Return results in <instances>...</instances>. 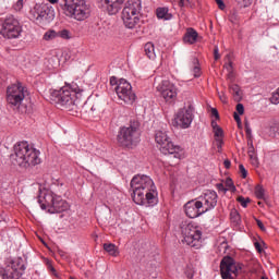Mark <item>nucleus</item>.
Listing matches in <instances>:
<instances>
[{"mask_svg": "<svg viewBox=\"0 0 279 279\" xmlns=\"http://www.w3.org/2000/svg\"><path fill=\"white\" fill-rule=\"evenodd\" d=\"M155 141L165 156H173L177 160L182 158V147L173 144L166 131H156Z\"/></svg>", "mask_w": 279, "mask_h": 279, "instance_id": "6", "label": "nucleus"}, {"mask_svg": "<svg viewBox=\"0 0 279 279\" xmlns=\"http://www.w3.org/2000/svg\"><path fill=\"white\" fill-rule=\"evenodd\" d=\"M211 128H213V130H217V129H219L221 126H219V124H217V121L213 120L211 121Z\"/></svg>", "mask_w": 279, "mask_h": 279, "instance_id": "53", "label": "nucleus"}, {"mask_svg": "<svg viewBox=\"0 0 279 279\" xmlns=\"http://www.w3.org/2000/svg\"><path fill=\"white\" fill-rule=\"evenodd\" d=\"M194 77H201L202 76V69L199 68V59L198 58H192L191 61Z\"/></svg>", "mask_w": 279, "mask_h": 279, "instance_id": "24", "label": "nucleus"}, {"mask_svg": "<svg viewBox=\"0 0 279 279\" xmlns=\"http://www.w3.org/2000/svg\"><path fill=\"white\" fill-rule=\"evenodd\" d=\"M254 246H255V250H257V252L260 254L263 253V247L260 246V243L259 242H255L254 243Z\"/></svg>", "mask_w": 279, "mask_h": 279, "instance_id": "51", "label": "nucleus"}, {"mask_svg": "<svg viewBox=\"0 0 279 279\" xmlns=\"http://www.w3.org/2000/svg\"><path fill=\"white\" fill-rule=\"evenodd\" d=\"M239 169H240L241 177H242L243 179L247 178V170H245V166L240 165V166H239Z\"/></svg>", "mask_w": 279, "mask_h": 279, "instance_id": "40", "label": "nucleus"}, {"mask_svg": "<svg viewBox=\"0 0 279 279\" xmlns=\"http://www.w3.org/2000/svg\"><path fill=\"white\" fill-rule=\"evenodd\" d=\"M21 34H23V25H21L19 19L14 15H7L2 23L0 35L8 40H14L21 38Z\"/></svg>", "mask_w": 279, "mask_h": 279, "instance_id": "9", "label": "nucleus"}, {"mask_svg": "<svg viewBox=\"0 0 279 279\" xmlns=\"http://www.w3.org/2000/svg\"><path fill=\"white\" fill-rule=\"evenodd\" d=\"M223 165H225V167H226L227 169H230L232 162H231L229 159H226V160L223 161Z\"/></svg>", "mask_w": 279, "mask_h": 279, "instance_id": "54", "label": "nucleus"}, {"mask_svg": "<svg viewBox=\"0 0 279 279\" xmlns=\"http://www.w3.org/2000/svg\"><path fill=\"white\" fill-rule=\"evenodd\" d=\"M239 8H250L252 5V0H235Z\"/></svg>", "mask_w": 279, "mask_h": 279, "instance_id": "33", "label": "nucleus"}, {"mask_svg": "<svg viewBox=\"0 0 279 279\" xmlns=\"http://www.w3.org/2000/svg\"><path fill=\"white\" fill-rule=\"evenodd\" d=\"M23 99H25V87L21 83L8 86L7 102L11 108H20Z\"/></svg>", "mask_w": 279, "mask_h": 279, "instance_id": "13", "label": "nucleus"}, {"mask_svg": "<svg viewBox=\"0 0 279 279\" xmlns=\"http://www.w3.org/2000/svg\"><path fill=\"white\" fill-rule=\"evenodd\" d=\"M156 14L157 19H165V21H169V19H171V14H169L168 8H158Z\"/></svg>", "mask_w": 279, "mask_h": 279, "instance_id": "27", "label": "nucleus"}, {"mask_svg": "<svg viewBox=\"0 0 279 279\" xmlns=\"http://www.w3.org/2000/svg\"><path fill=\"white\" fill-rule=\"evenodd\" d=\"M216 189L222 193H228V189L223 186V183H217Z\"/></svg>", "mask_w": 279, "mask_h": 279, "instance_id": "41", "label": "nucleus"}, {"mask_svg": "<svg viewBox=\"0 0 279 279\" xmlns=\"http://www.w3.org/2000/svg\"><path fill=\"white\" fill-rule=\"evenodd\" d=\"M233 119L238 123V125H241V117L239 116V113L234 112Z\"/></svg>", "mask_w": 279, "mask_h": 279, "instance_id": "50", "label": "nucleus"}, {"mask_svg": "<svg viewBox=\"0 0 279 279\" xmlns=\"http://www.w3.org/2000/svg\"><path fill=\"white\" fill-rule=\"evenodd\" d=\"M53 38H58V33H56V31H48L44 35V40H53Z\"/></svg>", "mask_w": 279, "mask_h": 279, "instance_id": "32", "label": "nucleus"}, {"mask_svg": "<svg viewBox=\"0 0 279 279\" xmlns=\"http://www.w3.org/2000/svg\"><path fill=\"white\" fill-rule=\"evenodd\" d=\"M105 252H108L110 256H119V248L113 243H105L104 244Z\"/></svg>", "mask_w": 279, "mask_h": 279, "instance_id": "26", "label": "nucleus"}, {"mask_svg": "<svg viewBox=\"0 0 279 279\" xmlns=\"http://www.w3.org/2000/svg\"><path fill=\"white\" fill-rule=\"evenodd\" d=\"M223 69H226L227 73L234 71V68L232 66V61H229L227 64H225Z\"/></svg>", "mask_w": 279, "mask_h": 279, "instance_id": "42", "label": "nucleus"}, {"mask_svg": "<svg viewBox=\"0 0 279 279\" xmlns=\"http://www.w3.org/2000/svg\"><path fill=\"white\" fill-rule=\"evenodd\" d=\"M197 36H199V34H197V31L190 27L186 29V33L183 37V43L187 45H195V43H197Z\"/></svg>", "mask_w": 279, "mask_h": 279, "instance_id": "22", "label": "nucleus"}, {"mask_svg": "<svg viewBox=\"0 0 279 279\" xmlns=\"http://www.w3.org/2000/svg\"><path fill=\"white\" fill-rule=\"evenodd\" d=\"M102 5L106 8L108 14L114 15L119 14L123 8L125 0H101Z\"/></svg>", "mask_w": 279, "mask_h": 279, "instance_id": "19", "label": "nucleus"}, {"mask_svg": "<svg viewBox=\"0 0 279 279\" xmlns=\"http://www.w3.org/2000/svg\"><path fill=\"white\" fill-rule=\"evenodd\" d=\"M44 202L40 204L41 210H48L50 215H56V213H64L69 208V204L62 199V196H58L51 192L44 196Z\"/></svg>", "mask_w": 279, "mask_h": 279, "instance_id": "11", "label": "nucleus"}, {"mask_svg": "<svg viewBox=\"0 0 279 279\" xmlns=\"http://www.w3.org/2000/svg\"><path fill=\"white\" fill-rule=\"evenodd\" d=\"M110 84L111 86L116 87V93L124 104H128L129 106H132L136 101V94L132 90V84L128 82L125 78L117 80L116 76L110 77Z\"/></svg>", "mask_w": 279, "mask_h": 279, "instance_id": "8", "label": "nucleus"}, {"mask_svg": "<svg viewBox=\"0 0 279 279\" xmlns=\"http://www.w3.org/2000/svg\"><path fill=\"white\" fill-rule=\"evenodd\" d=\"M54 11L49 4H35L29 11L31 21H37V23H43V21H53Z\"/></svg>", "mask_w": 279, "mask_h": 279, "instance_id": "14", "label": "nucleus"}, {"mask_svg": "<svg viewBox=\"0 0 279 279\" xmlns=\"http://www.w3.org/2000/svg\"><path fill=\"white\" fill-rule=\"evenodd\" d=\"M15 12H21L23 10V0H17V2L13 5Z\"/></svg>", "mask_w": 279, "mask_h": 279, "instance_id": "39", "label": "nucleus"}, {"mask_svg": "<svg viewBox=\"0 0 279 279\" xmlns=\"http://www.w3.org/2000/svg\"><path fill=\"white\" fill-rule=\"evenodd\" d=\"M255 196L257 199H265V189H263L260 185H257L255 187Z\"/></svg>", "mask_w": 279, "mask_h": 279, "instance_id": "31", "label": "nucleus"}, {"mask_svg": "<svg viewBox=\"0 0 279 279\" xmlns=\"http://www.w3.org/2000/svg\"><path fill=\"white\" fill-rule=\"evenodd\" d=\"M144 51L149 60H156V47L153 43L145 44Z\"/></svg>", "mask_w": 279, "mask_h": 279, "instance_id": "23", "label": "nucleus"}, {"mask_svg": "<svg viewBox=\"0 0 279 279\" xmlns=\"http://www.w3.org/2000/svg\"><path fill=\"white\" fill-rule=\"evenodd\" d=\"M230 220H231V223H233L234 226L241 225V215L239 214V211L236 209H231Z\"/></svg>", "mask_w": 279, "mask_h": 279, "instance_id": "28", "label": "nucleus"}, {"mask_svg": "<svg viewBox=\"0 0 279 279\" xmlns=\"http://www.w3.org/2000/svg\"><path fill=\"white\" fill-rule=\"evenodd\" d=\"M133 202L138 206H156L158 204V192L154 180L145 174H137L131 180Z\"/></svg>", "mask_w": 279, "mask_h": 279, "instance_id": "1", "label": "nucleus"}, {"mask_svg": "<svg viewBox=\"0 0 279 279\" xmlns=\"http://www.w3.org/2000/svg\"><path fill=\"white\" fill-rule=\"evenodd\" d=\"M180 8H193L191 0H179Z\"/></svg>", "mask_w": 279, "mask_h": 279, "instance_id": "38", "label": "nucleus"}, {"mask_svg": "<svg viewBox=\"0 0 279 279\" xmlns=\"http://www.w3.org/2000/svg\"><path fill=\"white\" fill-rule=\"evenodd\" d=\"M274 132L276 136H279V122L275 125Z\"/></svg>", "mask_w": 279, "mask_h": 279, "instance_id": "55", "label": "nucleus"}, {"mask_svg": "<svg viewBox=\"0 0 279 279\" xmlns=\"http://www.w3.org/2000/svg\"><path fill=\"white\" fill-rule=\"evenodd\" d=\"M193 112H195V108L192 104H189L187 107L180 109L174 117L177 128H180L181 130L191 128L194 119Z\"/></svg>", "mask_w": 279, "mask_h": 279, "instance_id": "15", "label": "nucleus"}, {"mask_svg": "<svg viewBox=\"0 0 279 279\" xmlns=\"http://www.w3.org/2000/svg\"><path fill=\"white\" fill-rule=\"evenodd\" d=\"M214 58L215 60H219V58H221V56H219V47H215L214 49Z\"/></svg>", "mask_w": 279, "mask_h": 279, "instance_id": "47", "label": "nucleus"}, {"mask_svg": "<svg viewBox=\"0 0 279 279\" xmlns=\"http://www.w3.org/2000/svg\"><path fill=\"white\" fill-rule=\"evenodd\" d=\"M245 132H246V138L247 141H253L252 140V128H250V122L244 123Z\"/></svg>", "mask_w": 279, "mask_h": 279, "instance_id": "35", "label": "nucleus"}, {"mask_svg": "<svg viewBox=\"0 0 279 279\" xmlns=\"http://www.w3.org/2000/svg\"><path fill=\"white\" fill-rule=\"evenodd\" d=\"M216 145L218 147V149H221V147H223V137L222 138H216Z\"/></svg>", "mask_w": 279, "mask_h": 279, "instance_id": "46", "label": "nucleus"}, {"mask_svg": "<svg viewBox=\"0 0 279 279\" xmlns=\"http://www.w3.org/2000/svg\"><path fill=\"white\" fill-rule=\"evenodd\" d=\"M230 93H232L235 101H241L242 93H241V87L238 84H231L229 85Z\"/></svg>", "mask_w": 279, "mask_h": 279, "instance_id": "25", "label": "nucleus"}, {"mask_svg": "<svg viewBox=\"0 0 279 279\" xmlns=\"http://www.w3.org/2000/svg\"><path fill=\"white\" fill-rule=\"evenodd\" d=\"M247 146H248L247 154H248L251 160H256L255 150H254V141L247 140Z\"/></svg>", "mask_w": 279, "mask_h": 279, "instance_id": "29", "label": "nucleus"}, {"mask_svg": "<svg viewBox=\"0 0 279 279\" xmlns=\"http://www.w3.org/2000/svg\"><path fill=\"white\" fill-rule=\"evenodd\" d=\"M219 10H226V3H223V0H215Z\"/></svg>", "mask_w": 279, "mask_h": 279, "instance_id": "45", "label": "nucleus"}, {"mask_svg": "<svg viewBox=\"0 0 279 279\" xmlns=\"http://www.w3.org/2000/svg\"><path fill=\"white\" fill-rule=\"evenodd\" d=\"M220 100L222 101V104H227L228 102V98H226V95H220Z\"/></svg>", "mask_w": 279, "mask_h": 279, "instance_id": "56", "label": "nucleus"}, {"mask_svg": "<svg viewBox=\"0 0 279 279\" xmlns=\"http://www.w3.org/2000/svg\"><path fill=\"white\" fill-rule=\"evenodd\" d=\"M141 10H143V5H142V2L141 0H129L122 12H124L125 16L130 14H137V15H141Z\"/></svg>", "mask_w": 279, "mask_h": 279, "instance_id": "20", "label": "nucleus"}, {"mask_svg": "<svg viewBox=\"0 0 279 279\" xmlns=\"http://www.w3.org/2000/svg\"><path fill=\"white\" fill-rule=\"evenodd\" d=\"M217 192L207 190L197 201L202 204L203 210L208 213V210H213L217 206Z\"/></svg>", "mask_w": 279, "mask_h": 279, "instance_id": "16", "label": "nucleus"}, {"mask_svg": "<svg viewBox=\"0 0 279 279\" xmlns=\"http://www.w3.org/2000/svg\"><path fill=\"white\" fill-rule=\"evenodd\" d=\"M211 117H215V119H219V111L217 108H211Z\"/></svg>", "mask_w": 279, "mask_h": 279, "instance_id": "49", "label": "nucleus"}, {"mask_svg": "<svg viewBox=\"0 0 279 279\" xmlns=\"http://www.w3.org/2000/svg\"><path fill=\"white\" fill-rule=\"evenodd\" d=\"M80 97H82V89L77 84L65 85L60 89L50 90V102L61 108V110H66L70 114H77Z\"/></svg>", "mask_w": 279, "mask_h": 279, "instance_id": "2", "label": "nucleus"}, {"mask_svg": "<svg viewBox=\"0 0 279 279\" xmlns=\"http://www.w3.org/2000/svg\"><path fill=\"white\" fill-rule=\"evenodd\" d=\"M160 94L166 101L171 102L178 97V88H175V85L171 84L169 81H163L160 86Z\"/></svg>", "mask_w": 279, "mask_h": 279, "instance_id": "18", "label": "nucleus"}, {"mask_svg": "<svg viewBox=\"0 0 279 279\" xmlns=\"http://www.w3.org/2000/svg\"><path fill=\"white\" fill-rule=\"evenodd\" d=\"M13 165L29 169L40 165V150L31 146L27 142H20L14 146V154L11 156Z\"/></svg>", "mask_w": 279, "mask_h": 279, "instance_id": "3", "label": "nucleus"}, {"mask_svg": "<svg viewBox=\"0 0 279 279\" xmlns=\"http://www.w3.org/2000/svg\"><path fill=\"white\" fill-rule=\"evenodd\" d=\"M129 15H125V11H122V21L125 25V27H128L129 29H134V27H136V25H138V22L141 21V19L138 16V14H134V13H128Z\"/></svg>", "mask_w": 279, "mask_h": 279, "instance_id": "21", "label": "nucleus"}, {"mask_svg": "<svg viewBox=\"0 0 279 279\" xmlns=\"http://www.w3.org/2000/svg\"><path fill=\"white\" fill-rule=\"evenodd\" d=\"M25 260L21 257L11 259L5 267L0 268V278L2 279H21L25 274Z\"/></svg>", "mask_w": 279, "mask_h": 279, "instance_id": "10", "label": "nucleus"}, {"mask_svg": "<svg viewBox=\"0 0 279 279\" xmlns=\"http://www.w3.org/2000/svg\"><path fill=\"white\" fill-rule=\"evenodd\" d=\"M47 268L49 269V271H51V274H53V276H57L56 268L53 267L51 262H47Z\"/></svg>", "mask_w": 279, "mask_h": 279, "instance_id": "44", "label": "nucleus"}, {"mask_svg": "<svg viewBox=\"0 0 279 279\" xmlns=\"http://www.w3.org/2000/svg\"><path fill=\"white\" fill-rule=\"evenodd\" d=\"M214 136H215V140L223 138V129H221V126L218 129H214Z\"/></svg>", "mask_w": 279, "mask_h": 279, "instance_id": "37", "label": "nucleus"}, {"mask_svg": "<svg viewBox=\"0 0 279 279\" xmlns=\"http://www.w3.org/2000/svg\"><path fill=\"white\" fill-rule=\"evenodd\" d=\"M256 223L260 230L265 231V225H263V221H260L259 219H256Z\"/></svg>", "mask_w": 279, "mask_h": 279, "instance_id": "52", "label": "nucleus"}, {"mask_svg": "<svg viewBox=\"0 0 279 279\" xmlns=\"http://www.w3.org/2000/svg\"><path fill=\"white\" fill-rule=\"evenodd\" d=\"M182 243H186L190 247L199 250L202 247V231L192 222H181Z\"/></svg>", "mask_w": 279, "mask_h": 279, "instance_id": "7", "label": "nucleus"}, {"mask_svg": "<svg viewBox=\"0 0 279 279\" xmlns=\"http://www.w3.org/2000/svg\"><path fill=\"white\" fill-rule=\"evenodd\" d=\"M236 201L239 202V204H241L243 208H247V204H250V198H245L243 196H239Z\"/></svg>", "mask_w": 279, "mask_h": 279, "instance_id": "36", "label": "nucleus"}, {"mask_svg": "<svg viewBox=\"0 0 279 279\" xmlns=\"http://www.w3.org/2000/svg\"><path fill=\"white\" fill-rule=\"evenodd\" d=\"M236 112L238 114H243L245 112V107H243V104L236 105Z\"/></svg>", "mask_w": 279, "mask_h": 279, "instance_id": "43", "label": "nucleus"}, {"mask_svg": "<svg viewBox=\"0 0 279 279\" xmlns=\"http://www.w3.org/2000/svg\"><path fill=\"white\" fill-rule=\"evenodd\" d=\"M227 78H228L230 82H234V70L231 71V72H228Z\"/></svg>", "mask_w": 279, "mask_h": 279, "instance_id": "48", "label": "nucleus"}, {"mask_svg": "<svg viewBox=\"0 0 279 279\" xmlns=\"http://www.w3.org/2000/svg\"><path fill=\"white\" fill-rule=\"evenodd\" d=\"M140 128L141 122L136 119L131 120L128 126L120 128L117 135L119 145L121 147H134V145H137L141 138Z\"/></svg>", "mask_w": 279, "mask_h": 279, "instance_id": "4", "label": "nucleus"}, {"mask_svg": "<svg viewBox=\"0 0 279 279\" xmlns=\"http://www.w3.org/2000/svg\"><path fill=\"white\" fill-rule=\"evenodd\" d=\"M243 269V264L236 262V259L225 256L220 262V274L222 279H236L239 274Z\"/></svg>", "mask_w": 279, "mask_h": 279, "instance_id": "12", "label": "nucleus"}, {"mask_svg": "<svg viewBox=\"0 0 279 279\" xmlns=\"http://www.w3.org/2000/svg\"><path fill=\"white\" fill-rule=\"evenodd\" d=\"M57 37L63 38V40H71V32L69 29L59 31Z\"/></svg>", "mask_w": 279, "mask_h": 279, "instance_id": "30", "label": "nucleus"}, {"mask_svg": "<svg viewBox=\"0 0 279 279\" xmlns=\"http://www.w3.org/2000/svg\"><path fill=\"white\" fill-rule=\"evenodd\" d=\"M48 1H49V3H52V4L58 3V0H48Z\"/></svg>", "mask_w": 279, "mask_h": 279, "instance_id": "57", "label": "nucleus"}, {"mask_svg": "<svg viewBox=\"0 0 279 279\" xmlns=\"http://www.w3.org/2000/svg\"><path fill=\"white\" fill-rule=\"evenodd\" d=\"M63 12L74 21H86L90 19V4L86 0H63Z\"/></svg>", "mask_w": 279, "mask_h": 279, "instance_id": "5", "label": "nucleus"}, {"mask_svg": "<svg viewBox=\"0 0 279 279\" xmlns=\"http://www.w3.org/2000/svg\"><path fill=\"white\" fill-rule=\"evenodd\" d=\"M184 210L186 217H189L190 219H197V217L206 213L204 211V208L202 207V203H199V201H189L184 205Z\"/></svg>", "mask_w": 279, "mask_h": 279, "instance_id": "17", "label": "nucleus"}, {"mask_svg": "<svg viewBox=\"0 0 279 279\" xmlns=\"http://www.w3.org/2000/svg\"><path fill=\"white\" fill-rule=\"evenodd\" d=\"M262 279H269V278H267V277H262Z\"/></svg>", "mask_w": 279, "mask_h": 279, "instance_id": "58", "label": "nucleus"}, {"mask_svg": "<svg viewBox=\"0 0 279 279\" xmlns=\"http://www.w3.org/2000/svg\"><path fill=\"white\" fill-rule=\"evenodd\" d=\"M225 187H227L228 191H236V187L234 186V182H232V179L230 178L226 180Z\"/></svg>", "mask_w": 279, "mask_h": 279, "instance_id": "34", "label": "nucleus"}]
</instances>
